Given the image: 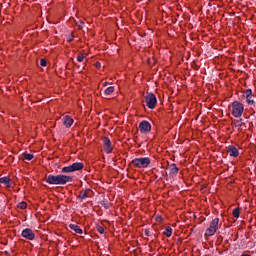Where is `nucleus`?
<instances>
[{"instance_id": "f257e3e1", "label": "nucleus", "mask_w": 256, "mask_h": 256, "mask_svg": "<svg viewBox=\"0 0 256 256\" xmlns=\"http://www.w3.org/2000/svg\"><path fill=\"white\" fill-rule=\"evenodd\" d=\"M45 181L48 183V185H67V183H73V176L64 174H50L46 176Z\"/></svg>"}, {"instance_id": "f03ea898", "label": "nucleus", "mask_w": 256, "mask_h": 256, "mask_svg": "<svg viewBox=\"0 0 256 256\" xmlns=\"http://www.w3.org/2000/svg\"><path fill=\"white\" fill-rule=\"evenodd\" d=\"M131 163L138 169H147L151 165V159L149 157L134 158Z\"/></svg>"}, {"instance_id": "7ed1b4c3", "label": "nucleus", "mask_w": 256, "mask_h": 256, "mask_svg": "<svg viewBox=\"0 0 256 256\" xmlns=\"http://www.w3.org/2000/svg\"><path fill=\"white\" fill-rule=\"evenodd\" d=\"M231 106H232L233 117L237 119L243 115V112L245 111V107L243 106V103L239 101H234L232 102Z\"/></svg>"}, {"instance_id": "20e7f679", "label": "nucleus", "mask_w": 256, "mask_h": 256, "mask_svg": "<svg viewBox=\"0 0 256 256\" xmlns=\"http://www.w3.org/2000/svg\"><path fill=\"white\" fill-rule=\"evenodd\" d=\"M219 229V218H214L211 222L209 227L205 231L206 237H213L217 233Z\"/></svg>"}, {"instance_id": "39448f33", "label": "nucleus", "mask_w": 256, "mask_h": 256, "mask_svg": "<svg viewBox=\"0 0 256 256\" xmlns=\"http://www.w3.org/2000/svg\"><path fill=\"white\" fill-rule=\"evenodd\" d=\"M83 167H85L83 163L75 162L69 166L63 167L61 173H75V171H81Z\"/></svg>"}, {"instance_id": "423d86ee", "label": "nucleus", "mask_w": 256, "mask_h": 256, "mask_svg": "<svg viewBox=\"0 0 256 256\" xmlns=\"http://www.w3.org/2000/svg\"><path fill=\"white\" fill-rule=\"evenodd\" d=\"M145 103L148 109H155L157 107V96L153 92H147L145 96Z\"/></svg>"}, {"instance_id": "0eeeda50", "label": "nucleus", "mask_w": 256, "mask_h": 256, "mask_svg": "<svg viewBox=\"0 0 256 256\" xmlns=\"http://www.w3.org/2000/svg\"><path fill=\"white\" fill-rule=\"evenodd\" d=\"M139 131L142 134L151 133V123L147 120H143L139 123Z\"/></svg>"}, {"instance_id": "6e6552de", "label": "nucleus", "mask_w": 256, "mask_h": 256, "mask_svg": "<svg viewBox=\"0 0 256 256\" xmlns=\"http://www.w3.org/2000/svg\"><path fill=\"white\" fill-rule=\"evenodd\" d=\"M102 142L107 155L113 153V145L111 144V140L108 137H103Z\"/></svg>"}, {"instance_id": "1a4fd4ad", "label": "nucleus", "mask_w": 256, "mask_h": 256, "mask_svg": "<svg viewBox=\"0 0 256 256\" xmlns=\"http://www.w3.org/2000/svg\"><path fill=\"white\" fill-rule=\"evenodd\" d=\"M21 235L24 239H28V241H33V239H35V232H33L31 228H25L22 230Z\"/></svg>"}, {"instance_id": "9d476101", "label": "nucleus", "mask_w": 256, "mask_h": 256, "mask_svg": "<svg viewBox=\"0 0 256 256\" xmlns=\"http://www.w3.org/2000/svg\"><path fill=\"white\" fill-rule=\"evenodd\" d=\"M169 170V177H177V174L179 173V168L177 167V164L173 163L170 164L168 167Z\"/></svg>"}, {"instance_id": "9b49d317", "label": "nucleus", "mask_w": 256, "mask_h": 256, "mask_svg": "<svg viewBox=\"0 0 256 256\" xmlns=\"http://www.w3.org/2000/svg\"><path fill=\"white\" fill-rule=\"evenodd\" d=\"M91 195V189H83L80 191L79 195H78V199H80L81 201H85V199H87V197H90Z\"/></svg>"}, {"instance_id": "f8f14e48", "label": "nucleus", "mask_w": 256, "mask_h": 256, "mask_svg": "<svg viewBox=\"0 0 256 256\" xmlns=\"http://www.w3.org/2000/svg\"><path fill=\"white\" fill-rule=\"evenodd\" d=\"M227 151L230 155V157H239V149L233 145H229L227 147Z\"/></svg>"}, {"instance_id": "ddd939ff", "label": "nucleus", "mask_w": 256, "mask_h": 256, "mask_svg": "<svg viewBox=\"0 0 256 256\" xmlns=\"http://www.w3.org/2000/svg\"><path fill=\"white\" fill-rule=\"evenodd\" d=\"M62 123L66 129H69V127L73 125V118H71L69 115H66L62 118Z\"/></svg>"}, {"instance_id": "4468645a", "label": "nucleus", "mask_w": 256, "mask_h": 256, "mask_svg": "<svg viewBox=\"0 0 256 256\" xmlns=\"http://www.w3.org/2000/svg\"><path fill=\"white\" fill-rule=\"evenodd\" d=\"M0 183L6 185L7 189H11L12 187L11 178H9L8 176L0 178Z\"/></svg>"}, {"instance_id": "2eb2a0df", "label": "nucleus", "mask_w": 256, "mask_h": 256, "mask_svg": "<svg viewBox=\"0 0 256 256\" xmlns=\"http://www.w3.org/2000/svg\"><path fill=\"white\" fill-rule=\"evenodd\" d=\"M69 229L75 231L78 235L83 234V229H81V227L77 224H69Z\"/></svg>"}, {"instance_id": "dca6fc26", "label": "nucleus", "mask_w": 256, "mask_h": 256, "mask_svg": "<svg viewBox=\"0 0 256 256\" xmlns=\"http://www.w3.org/2000/svg\"><path fill=\"white\" fill-rule=\"evenodd\" d=\"M163 235H165L166 237H171V235H173V228L167 227L163 232Z\"/></svg>"}, {"instance_id": "f3484780", "label": "nucleus", "mask_w": 256, "mask_h": 256, "mask_svg": "<svg viewBox=\"0 0 256 256\" xmlns=\"http://www.w3.org/2000/svg\"><path fill=\"white\" fill-rule=\"evenodd\" d=\"M114 92H115V87L113 86L106 88L104 91L105 95H111V93H114Z\"/></svg>"}, {"instance_id": "a211bd4d", "label": "nucleus", "mask_w": 256, "mask_h": 256, "mask_svg": "<svg viewBox=\"0 0 256 256\" xmlns=\"http://www.w3.org/2000/svg\"><path fill=\"white\" fill-rule=\"evenodd\" d=\"M239 215H241V210H239V208H235L233 210V217H235L236 219H239Z\"/></svg>"}, {"instance_id": "6ab92c4d", "label": "nucleus", "mask_w": 256, "mask_h": 256, "mask_svg": "<svg viewBox=\"0 0 256 256\" xmlns=\"http://www.w3.org/2000/svg\"><path fill=\"white\" fill-rule=\"evenodd\" d=\"M18 209H27V202L22 201L17 205Z\"/></svg>"}, {"instance_id": "aec40b11", "label": "nucleus", "mask_w": 256, "mask_h": 256, "mask_svg": "<svg viewBox=\"0 0 256 256\" xmlns=\"http://www.w3.org/2000/svg\"><path fill=\"white\" fill-rule=\"evenodd\" d=\"M35 157V155H33V154H24V159L26 160V161H31L33 158Z\"/></svg>"}, {"instance_id": "412c9836", "label": "nucleus", "mask_w": 256, "mask_h": 256, "mask_svg": "<svg viewBox=\"0 0 256 256\" xmlns=\"http://www.w3.org/2000/svg\"><path fill=\"white\" fill-rule=\"evenodd\" d=\"M246 103H248V105H255V100H253L252 97H246Z\"/></svg>"}, {"instance_id": "4be33fe9", "label": "nucleus", "mask_w": 256, "mask_h": 256, "mask_svg": "<svg viewBox=\"0 0 256 256\" xmlns=\"http://www.w3.org/2000/svg\"><path fill=\"white\" fill-rule=\"evenodd\" d=\"M234 124H235V127H243V120L242 119L236 120Z\"/></svg>"}, {"instance_id": "5701e85b", "label": "nucleus", "mask_w": 256, "mask_h": 256, "mask_svg": "<svg viewBox=\"0 0 256 256\" xmlns=\"http://www.w3.org/2000/svg\"><path fill=\"white\" fill-rule=\"evenodd\" d=\"M96 229L98 233H100V235H103V233H105V228H103V226H97Z\"/></svg>"}, {"instance_id": "b1692460", "label": "nucleus", "mask_w": 256, "mask_h": 256, "mask_svg": "<svg viewBox=\"0 0 256 256\" xmlns=\"http://www.w3.org/2000/svg\"><path fill=\"white\" fill-rule=\"evenodd\" d=\"M245 95H246V97H253V90L247 89V90L245 91Z\"/></svg>"}, {"instance_id": "393cba45", "label": "nucleus", "mask_w": 256, "mask_h": 256, "mask_svg": "<svg viewBox=\"0 0 256 256\" xmlns=\"http://www.w3.org/2000/svg\"><path fill=\"white\" fill-rule=\"evenodd\" d=\"M40 65H41V67H47V60L45 58H42L40 60Z\"/></svg>"}, {"instance_id": "a878e982", "label": "nucleus", "mask_w": 256, "mask_h": 256, "mask_svg": "<svg viewBox=\"0 0 256 256\" xmlns=\"http://www.w3.org/2000/svg\"><path fill=\"white\" fill-rule=\"evenodd\" d=\"M85 59V57L83 56V54H79L78 56H77V61L79 62V63H83V60Z\"/></svg>"}, {"instance_id": "bb28decb", "label": "nucleus", "mask_w": 256, "mask_h": 256, "mask_svg": "<svg viewBox=\"0 0 256 256\" xmlns=\"http://www.w3.org/2000/svg\"><path fill=\"white\" fill-rule=\"evenodd\" d=\"M77 25H78L79 29H81L82 25H85V23L83 21H79L77 23Z\"/></svg>"}, {"instance_id": "cd10ccee", "label": "nucleus", "mask_w": 256, "mask_h": 256, "mask_svg": "<svg viewBox=\"0 0 256 256\" xmlns=\"http://www.w3.org/2000/svg\"><path fill=\"white\" fill-rule=\"evenodd\" d=\"M144 233H145L146 237H149V235H150L149 229H145Z\"/></svg>"}, {"instance_id": "c85d7f7f", "label": "nucleus", "mask_w": 256, "mask_h": 256, "mask_svg": "<svg viewBox=\"0 0 256 256\" xmlns=\"http://www.w3.org/2000/svg\"><path fill=\"white\" fill-rule=\"evenodd\" d=\"M96 69H101V62H96Z\"/></svg>"}, {"instance_id": "c756f323", "label": "nucleus", "mask_w": 256, "mask_h": 256, "mask_svg": "<svg viewBox=\"0 0 256 256\" xmlns=\"http://www.w3.org/2000/svg\"><path fill=\"white\" fill-rule=\"evenodd\" d=\"M107 85H108V82H105V83H104V87H107Z\"/></svg>"}, {"instance_id": "7c9ffc66", "label": "nucleus", "mask_w": 256, "mask_h": 256, "mask_svg": "<svg viewBox=\"0 0 256 256\" xmlns=\"http://www.w3.org/2000/svg\"><path fill=\"white\" fill-rule=\"evenodd\" d=\"M241 256H251V255H249V254H242Z\"/></svg>"}]
</instances>
